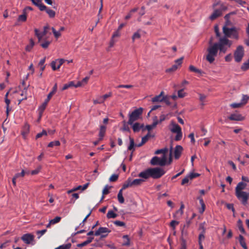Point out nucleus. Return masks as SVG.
<instances>
[{
  "mask_svg": "<svg viewBox=\"0 0 249 249\" xmlns=\"http://www.w3.org/2000/svg\"><path fill=\"white\" fill-rule=\"evenodd\" d=\"M199 230L201 231L200 233H205V222L201 223L199 224Z\"/></svg>",
  "mask_w": 249,
  "mask_h": 249,
  "instance_id": "obj_45",
  "label": "nucleus"
},
{
  "mask_svg": "<svg viewBox=\"0 0 249 249\" xmlns=\"http://www.w3.org/2000/svg\"><path fill=\"white\" fill-rule=\"evenodd\" d=\"M123 238L124 239V242L123 245L124 246H128L130 245V239L127 235H124L123 236Z\"/></svg>",
  "mask_w": 249,
  "mask_h": 249,
  "instance_id": "obj_32",
  "label": "nucleus"
},
{
  "mask_svg": "<svg viewBox=\"0 0 249 249\" xmlns=\"http://www.w3.org/2000/svg\"><path fill=\"white\" fill-rule=\"evenodd\" d=\"M57 84H55L54 85V86L52 89V90L49 93V94L47 96V98L46 99L47 100V102H49L50 101V100L51 99V98H52V97L55 93V92H56V90H57Z\"/></svg>",
  "mask_w": 249,
  "mask_h": 249,
  "instance_id": "obj_22",
  "label": "nucleus"
},
{
  "mask_svg": "<svg viewBox=\"0 0 249 249\" xmlns=\"http://www.w3.org/2000/svg\"><path fill=\"white\" fill-rule=\"evenodd\" d=\"M238 239H239V242L240 245L244 249H248V247L246 245L245 240V238H244V237L241 235H239Z\"/></svg>",
  "mask_w": 249,
  "mask_h": 249,
  "instance_id": "obj_24",
  "label": "nucleus"
},
{
  "mask_svg": "<svg viewBox=\"0 0 249 249\" xmlns=\"http://www.w3.org/2000/svg\"><path fill=\"white\" fill-rule=\"evenodd\" d=\"M205 233H200L198 236V242H201L202 240H204L205 238Z\"/></svg>",
  "mask_w": 249,
  "mask_h": 249,
  "instance_id": "obj_62",
  "label": "nucleus"
},
{
  "mask_svg": "<svg viewBox=\"0 0 249 249\" xmlns=\"http://www.w3.org/2000/svg\"><path fill=\"white\" fill-rule=\"evenodd\" d=\"M129 141H130V144L129 146L128 147V150L130 151H132L133 152L135 149L134 148V146L136 147H141L142 145H143L144 144L142 143V142H141V143L139 144H135L134 139L131 137L129 138Z\"/></svg>",
  "mask_w": 249,
  "mask_h": 249,
  "instance_id": "obj_14",
  "label": "nucleus"
},
{
  "mask_svg": "<svg viewBox=\"0 0 249 249\" xmlns=\"http://www.w3.org/2000/svg\"><path fill=\"white\" fill-rule=\"evenodd\" d=\"M236 197L240 200L242 204L245 206L247 204V201L249 198V193L246 192L235 193Z\"/></svg>",
  "mask_w": 249,
  "mask_h": 249,
  "instance_id": "obj_8",
  "label": "nucleus"
},
{
  "mask_svg": "<svg viewBox=\"0 0 249 249\" xmlns=\"http://www.w3.org/2000/svg\"><path fill=\"white\" fill-rule=\"evenodd\" d=\"M35 45V42L32 39H30V43L26 47V50L27 51H30Z\"/></svg>",
  "mask_w": 249,
  "mask_h": 249,
  "instance_id": "obj_35",
  "label": "nucleus"
},
{
  "mask_svg": "<svg viewBox=\"0 0 249 249\" xmlns=\"http://www.w3.org/2000/svg\"><path fill=\"white\" fill-rule=\"evenodd\" d=\"M118 178V176L116 174H113L111 176V177L109 178V180L110 181H116Z\"/></svg>",
  "mask_w": 249,
  "mask_h": 249,
  "instance_id": "obj_56",
  "label": "nucleus"
},
{
  "mask_svg": "<svg viewBox=\"0 0 249 249\" xmlns=\"http://www.w3.org/2000/svg\"><path fill=\"white\" fill-rule=\"evenodd\" d=\"M44 11H46V13L49 15L50 18H54L55 15V12L51 9H49L46 7V9Z\"/></svg>",
  "mask_w": 249,
  "mask_h": 249,
  "instance_id": "obj_34",
  "label": "nucleus"
},
{
  "mask_svg": "<svg viewBox=\"0 0 249 249\" xmlns=\"http://www.w3.org/2000/svg\"><path fill=\"white\" fill-rule=\"evenodd\" d=\"M112 96V93L109 92L108 93L104 95L103 96H101L102 99H103V102H104L105 101L108 97H110Z\"/></svg>",
  "mask_w": 249,
  "mask_h": 249,
  "instance_id": "obj_58",
  "label": "nucleus"
},
{
  "mask_svg": "<svg viewBox=\"0 0 249 249\" xmlns=\"http://www.w3.org/2000/svg\"><path fill=\"white\" fill-rule=\"evenodd\" d=\"M237 227L239 230L242 233L245 234L246 233L245 229L243 227L242 222L241 220L239 219L237 221Z\"/></svg>",
  "mask_w": 249,
  "mask_h": 249,
  "instance_id": "obj_29",
  "label": "nucleus"
},
{
  "mask_svg": "<svg viewBox=\"0 0 249 249\" xmlns=\"http://www.w3.org/2000/svg\"><path fill=\"white\" fill-rule=\"evenodd\" d=\"M50 28V27L48 25L45 26L44 27V30L41 33V39L43 38V37L46 36L48 33V30Z\"/></svg>",
  "mask_w": 249,
  "mask_h": 249,
  "instance_id": "obj_38",
  "label": "nucleus"
},
{
  "mask_svg": "<svg viewBox=\"0 0 249 249\" xmlns=\"http://www.w3.org/2000/svg\"><path fill=\"white\" fill-rule=\"evenodd\" d=\"M117 197H118V201L120 203L122 204V203H124V199L123 196V191L122 190H120V191H119V193L118 194Z\"/></svg>",
  "mask_w": 249,
  "mask_h": 249,
  "instance_id": "obj_31",
  "label": "nucleus"
},
{
  "mask_svg": "<svg viewBox=\"0 0 249 249\" xmlns=\"http://www.w3.org/2000/svg\"><path fill=\"white\" fill-rule=\"evenodd\" d=\"M183 57H181L175 60V64H174L171 68L166 70V72L170 73L176 71L180 66L182 63Z\"/></svg>",
  "mask_w": 249,
  "mask_h": 249,
  "instance_id": "obj_10",
  "label": "nucleus"
},
{
  "mask_svg": "<svg viewBox=\"0 0 249 249\" xmlns=\"http://www.w3.org/2000/svg\"><path fill=\"white\" fill-rule=\"evenodd\" d=\"M55 61H57V68L59 69L61 66L64 63L65 60L63 59H57L55 60Z\"/></svg>",
  "mask_w": 249,
  "mask_h": 249,
  "instance_id": "obj_40",
  "label": "nucleus"
},
{
  "mask_svg": "<svg viewBox=\"0 0 249 249\" xmlns=\"http://www.w3.org/2000/svg\"><path fill=\"white\" fill-rule=\"evenodd\" d=\"M217 45L219 53H225L228 48H230L232 44V41L229 40L226 36L220 37L218 41L214 43Z\"/></svg>",
  "mask_w": 249,
  "mask_h": 249,
  "instance_id": "obj_3",
  "label": "nucleus"
},
{
  "mask_svg": "<svg viewBox=\"0 0 249 249\" xmlns=\"http://www.w3.org/2000/svg\"><path fill=\"white\" fill-rule=\"evenodd\" d=\"M223 32L224 34V36L228 37H232L233 38L238 39L239 38V29L235 27L232 28H228L226 26L223 27Z\"/></svg>",
  "mask_w": 249,
  "mask_h": 249,
  "instance_id": "obj_4",
  "label": "nucleus"
},
{
  "mask_svg": "<svg viewBox=\"0 0 249 249\" xmlns=\"http://www.w3.org/2000/svg\"><path fill=\"white\" fill-rule=\"evenodd\" d=\"M71 247V244L68 243L65 245H63L61 246H60L57 248H56L55 249H69Z\"/></svg>",
  "mask_w": 249,
  "mask_h": 249,
  "instance_id": "obj_39",
  "label": "nucleus"
},
{
  "mask_svg": "<svg viewBox=\"0 0 249 249\" xmlns=\"http://www.w3.org/2000/svg\"><path fill=\"white\" fill-rule=\"evenodd\" d=\"M165 173V171L160 167L149 168L140 173L138 176L144 179H147L150 177L158 179L161 178Z\"/></svg>",
  "mask_w": 249,
  "mask_h": 249,
  "instance_id": "obj_1",
  "label": "nucleus"
},
{
  "mask_svg": "<svg viewBox=\"0 0 249 249\" xmlns=\"http://www.w3.org/2000/svg\"><path fill=\"white\" fill-rule=\"evenodd\" d=\"M60 145V142L59 141H55L50 142L48 144V147H53L54 146H59Z\"/></svg>",
  "mask_w": 249,
  "mask_h": 249,
  "instance_id": "obj_37",
  "label": "nucleus"
},
{
  "mask_svg": "<svg viewBox=\"0 0 249 249\" xmlns=\"http://www.w3.org/2000/svg\"><path fill=\"white\" fill-rule=\"evenodd\" d=\"M143 111L142 107H139L135 109L128 115L129 119L127 124L129 125L133 124V123L142 118Z\"/></svg>",
  "mask_w": 249,
  "mask_h": 249,
  "instance_id": "obj_5",
  "label": "nucleus"
},
{
  "mask_svg": "<svg viewBox=\"0 0 249 249\" xmlns=\"http://www.w3.org/2000/svg\"><path fill=\"white\" fill-rule=\"evenodd\" d=\"M189 177H186L185 178H184L181 181V185H183L185 184L186 183H187L189 182Z\"/></svg>",
  "mask_w": 249,
  "mask_h": 249,
  "instance_id": "obj_63",
  "label": "nucleus"
},
{
  "mask_svg": "<svg viewBox=\"0 0 249 249\" xmlns=\"http://www.w3.org/2000/svg\"><path fill=\"white\" fill-rule=\"evenodd\" d=\"M117 215H118L116 213H115L113 211L109 210L108 211V212L107 213V217L108 219L115 218L117 216Z\"/></svg>",
  "mask_w": 249,
  "mask_h": 249,
  "instance_id": "obj_30",
  "label": "nucleus"
},
{
  "mask_svg": "<svg viewBox=\"0 0 249 249\" xmlns=\"http://www.w3.org/2000/svg\"><path fill=\"white\" fill-rule=\"evenodd\" d=\"M27 20V15L26 13H23L22 15L18 16V21L25 22Z\"/></svg>",
  "mask_w": 249,
  "mask_h": 249,
  "instance_id": "obj_33",
  "label": "nucleus"
},
{
  "mask_svg": "<svg viewBox=\"0 0 249 249\" xmlns=\"http://www.w3.org/2000/svg\"><path fill=\"white\" fill-rule=\"evenodd\" d=\"M180 249H186V241L183 238H181V247Z\"/></svg>",
  "mask_w": 249,
  "mask_h": 249,
  "instance_id": "obj_46",
  "label": "nucleus"
},
{
  "mask_svg": "<svg viewBox=\"0 0 249 249\" xmlns=\"http://www.w3.org/2000/svg\"><path fill=\"white\" fill-rule=\"evenodd\" d=\"M177 133V135L175 137V140L177 141L180 140L182 137V133L181 131H179L178 133Z\"/></svg>",
  "mask_w": 249,
  "mask_h": 249,
  "instance_id": "obj_52",
  "label": "nucleus"
},
{
  "mask_svg": "<svg viewBox=\"0 0 249 249\" xmlns=\"http://www.w3.org/2000/svg\"><path fill=\"white\" fill-rule=\"evenodd\" d=\"M93 102L94 105L97 104H102L104 103L103 99H102L101 96L99 97L97 99L93 100Z\"/></svg>",
  "mask_w": 249,
  "mask_h": 249,
  "instance_id": "obj_53",
  "label": "nucleus"
},
{
  "mask_svg": "<svg viewBox=\"0 0 249 249\" xmlns=\"http://www.w3.org/2000/svg\"><path fill=\"white\" fill-rule=\"evenodd\" d=\"M51 42L49 41H45L44 42L40 43V46L44 49H46L48 47L50 44Z\"/></svg>",
  "mask_w": 249,
  "mask_h": 249,
  "instance_id": "obj_47",
  "label": "nucleus"
},
{
  "mask_svg": "<svg viewBox=\"0 0 249 249\" xmlns=\"http://www.w3.org/2000/svg\"><path fill=\"white\" fill-rule=\"evenodd\" d=\"M21 239L25 244H30L34 240V236L31 233H26L23 234Z\"/></svg>",
  "mask_w": 249,
  "mask_h": 249,
  "instance_id": "obj_12",
  "label": "nucleus"
},
{
  "mask_svg": "<svg viewBox=\"0 0 249 249\" xmlns=\"http://www.w3.org/2000/svg\"><path fill=\"white\" fill-rule=\"evenodd\" d=\"M35 35L37 36L38 38V42H40L41 41V33L39 32V30L37 29H35Z\"/></svg>",
  "mask_w": 249,
  "mask_h": 249,
  "instance_id": "obj_41",
  "label": "nucleus"
},
{
  "mask_svg": "<svg viewBox=\"0 0 249 249\" xmlns=\"http://www.w3.org/2000/svg\"><path fill=\"white\" fill-rule=\"evenodd\" d=\"M144 180L141 178H137L132 179L131 178V182L132 187H135L140 185Z\"/></svg>",
  "mask_w": 249,
  "mask_h": 249,
  "instance_id": "obj_21",
  "label": "nucleus"
},
{
  "mask_svg": "<svg viewBox=\"0 0 249 249\" xmlns=\"http://www.w3.org/2000/svg\"><path fill=\"white\" fill-rule=\"evenodd\" d=\"M114 224L116 225L117 226H120V227H123L125 225V224L124 222L120 221H115L114 222Z\"/></svg>",
  "mask_w": 249,
  "mask_h": 249,
  "instance_id": "obj_54",
  "label": "nucleus"
},
{
  "mask_svg": "<svg viewBox=\"0 0 249 249\" xmlns=\"http://www.w3.org/2000/svg\"><path fill=\"white\" fill-rule=\"evenodd\" d=\"M179 224V222L176 220H172L170 224V227L173 229V230H175L176 226Z\"/></svg>",
  "mask_w": 249,
  "mask_h": 249,
  "instance_id": "obj_48",
  "label": "nucleus"
},
{
  "mask_svg": "<svg viewBox=\"0 0 249 249\" xmlns=\"http://www.w3.org/2000/svg\"><path fill=\"white\" fill-rule=\"evenodd\" d=\"M226 9L225 6H222L220 8L215 9L212 15L210 16V19L213 20L222 15V12Z\"/></svg>",
  "mask_w": 249,
  "mask_h": 249,
  "instance_id": "obj_9",
  "label": "nucleus"
},
{
  "mask_svg": "<svg viewBox=\"0 0 249 249\" xmlns=\"http://www.w3.org/2000/svg\"><path fill=\"white\" fill-rule=\"evenodd\" d=\"M172 128H171L170 130L172 133H176L181 131V127L178 124L174 122H172Z\"/></svg>",
  "mask_w": 249,
  "mask_h": 249,
  "instance_id": "obj_20",
  "label": "nucleus"
},
{
  "mask_svg": "<svg viewBox=\"0 0 249 249\" xmlns=\"http://www.w3.org/2000/svg\"><path fill=\"white\" fill-rule=\"evenodd\" d=\"M132 125V128L134 132H138L140 131L141 129H142V130H144L145 129L143 128L144 124H141L139 123H133Z\"/></svg>",
  "mask_w": 249,
  "mask_h": 249,
  "instance_id": "obj_16",
  "label": "nucleus"
},
{
  "mask_svg": "<svg viewBox=\"0 0 249 249\" xmlns=\"http://www.w3.org/2000/svg\"><path fill=\"white\" fill-rule=\"evenodd\" d=\"M32 3L38 7L41 11H43L46 9V6L43 4L40 0H30Z\"/></svg>",
  "mask_w": 249,
  "mask_h": 249,
  "instance_id": "obj_15",
  "label": "nucleus"
},
{
  "mask_svg": "<svg viewBox=\"0 0 249 249\" xmlns=\"http://www.w3.org/2000/svg\"><path fill=\"white\" fill-rule=\"evenodd\" d=\"M183 89H182L178 91V95L179 98H183L185 97L186 93L183 92Z\"/></svg>",
  "mask_w": 249,
  "mask_h": 249,
  "instance_id": "obj_51",
  "label": "nucleus"
},
{
  "mask_svg": "<svg viewBox=\"0 0 249 249\" xmlns=\"http://www.w3.org/2000/svg\"><path fill=\"white\" fill-rule=\"evenodd\" d=\"M214 32L215 33L216 36L217 37H220V34L219 31V28L217 26H215L214 27Z\"/></svg>",
  "mask_w": 249,
  "mask_h": 249,
  "instance_id": "obj_61",
  "label": "nucleus"
},
{
  "mask_svg": "<svg viewBox=\"0 0 249 249\" xmlns=\"http://www.w3.org/2000/svg\"><path fill=\"white\" fill-rule=\"evenodd\" d=\"M228 119L231 121H240L243 120L244 117L240 114L233 113L229 116Z\"/></svg>",
  "mask_w": 249,
  "mask_h": 249,
  "instance_id": "obj_13",
  "label": "nucleus"
},
{
  "mask_svg": "<svg viewBox=\"0 0 249 249\" xmlns=\"http://www.w3.org/2000/svg\"><path fill=\"white\" fill-rule=\"evenodd\" d=\"M57 64V61H55V60L53 61L51 63V67L53 71H56L57 70H58V69L57 68V66H56Z\"/></svg>",
  "mask_w": 249,
  "mask_h": 249,
  "instance_id": "obj_55",
  "label": "nucleus"
},
{
  "mask_svg": "<svg viewBox=\"0 0 249 249\" xmlns=\"http://www.w3.org/2000/svg\"><path fill=\"white\" fill-rule=\"evenodd\" d=\"M106 130V127L104 125H101L100 128L99 132V140H102L105 135Z\"/></svg>",
  "mask_w": 249,
  "mask_h": 249,
  "instance_id": "obj_26",
  "label": "nucleus"
},
{
  "mask_svg": "<svg viewBox=\"0 0 249 249\" xmlns=\"http://www.w3.org/2000/svg\"><path fill=\"white\" fill-rule=\"evenodd\" d=\"M209 44L210 46L207 49L208 54L206 56V59L210 63L212 64L214 61L215 57L216 56L219 50L216 46L217 45L214 43L213 44L212 37L211 38Z\"/></svg>",
  "mask_w": 249,
  "mask_h": 249,
  "instance_id": "obj_2",
  "label": "nucleus"
},
{
  "mask_svg": "<svg viewBox=\"0 0 249 249\" xmlns=\"http://www.w3.org/2000/svg\"><path fill=\"white\" fill-rule=\"evenodd\" d=\"M49 102H47V100H45V102L42 104L41 106L39 107V118H41L42 114L44 111L45 108L46 107L47 105Z\"/></svg>",
  "mask_w": 249,
  "mask_h": 249,
  "instance_id": "obj_27",
  "label": "nucleus"
},
{
  "mask_svg": "<svg viewBox=\"0 0 249 249\" xmlns=\"http://www.w3.org/2000/svg\"><path fill=\"white\" fill-rule=\"evenodd\" d=\"M183 148L181 145H178L175 147L174 150V157L176 159H178L181 154Z\"/></svg>",
  "mask_w": 249,
  "mask_h": 249,
  "instance_id": "obj_17",
  "label": "nucleus"
},
{
  "mask_svg": "<svg viewBox=\"0 0 249 249\" xmlns=\"http://www.w3.org/2000/svg\"><path fill=\"white\" fill-rule=\"evenodd\" d=\"M189 70L190 71H191L195 72H196V73H199V74H201V73H202V71H201L200 70L196 68L195 67H194L193 65H190L189 66Z\"/></svg>",
  "mask_w": 249,
  "mask_h": 249,
  "instance_id": "obj_36",
  "label": "nucleus"
},
{
  "mask_svg": "<svg viewBox=\"0 0 249 249\" xmlns=\"http://www.w3.org/2000/svg\"><path fill=\"white\" fill-rule=\"evenodd\" d=\"M246 186L247 184L246 183L242 181L239 182L235 188V193L242 192V190L245 189Z\"/></svg>",
  "mask_w": 249,
  "mask_h": 249,
  "instance_id": "obj_18",
  "label": "nucleus"
},
{
  "mask_svg": "<svg viewBox=\"0 0 249 249\" xmlns=\"http://www.w3.org/2000/svg\"><path fill=\"white\" fill-rule=\"evenodd\" d=\"M47 132L45 130H43L41 132L38 133L36 135V139L40 138L43 136H47Z\"/></svg>",
  "mask_w": 249,
  "mask_h": 249,
  "instance_id": "obj_43",
  "label": "nucleus"
},
{
  "mask_svg": "<svg viewBox=\"0 0 249 249\" xmlns=\"http://www.w3.org/2000/svg\"><path fill=\"white\" fill-rule=\"evenodd\" d=\"M248 101V96L243 95L241 100V104H242V105H245L247 103Z\"/></svg>",
  "mask_w": 249,
  "mask_h": 249,
  "instance_id": "obj_57",
  "label": "nucleus"
},
{
  "mask_svg": "<svg viewBox=\"0 0 249 249\" xmlns=\"http://www.w3.org/2000/svg\"><path fill=\"white\" fill-rule=\"evenodd\" d=\"M242 104L240 103H232L230 105V107L232 108H238L242 106Z\"/></svg>",
  "mask_w": 249,
  "mask_h": 249,
  "instance_id": "obj_59",
  "label": "nucleus"
},
{
  "mask_svg": "<svg viewBox=\"0 0 249 249\" xmlns=\"http://www.w3.org/2000/svg\"><path fill=\"white\" fill-rule=\"evenodd\" d=\"M199 100L201 102V105L203 106L204 104L203 102L205 101V99L206 98V96L204 94H199Z\"/></svg>",
  "mask_w": 249,
  "mask_h": 249,
  "instance_id": "obj_49",
  "label": "nucleus"
},
{
  "mask_svg": "<svg viewBox=\"0 0 249 249\" xmlns=\"http://www.w3.org/2000/svg\"><path fill=\"white\" fill-rule=\"evenodd\" d=\"M226 206L229 210H231L233 212H234L235 209L232 204H227Z\"/></svg>",
  "mask_w": 249,
  "mask_h": 249,
  "instance_id": "obj_64",
  "label": "nucleus"
},
{
  "mask_svg": "<svg viewBox=\"0 0 249 249\" xmlns=\"http://www.w3.org/2000/svg\"><path fill=\"white\" fill-rule=\"evenodd\" d=\"M110 231L106 227H100L98 230L95 231L94 234L95 236L101 235L103 238L106 237L108 233L110 232Z\"/></svg>",
  "mask_w": 249,
  "mask_h": 249,
  "instance_id": "obj_11",
  "label": "nucleus"
},
{
  "mask_svg": "<svg viewBox=\"0 0 249 249\" xmlns=\"http://www.w3.org/2000/svg\"><path fill=\"white\" fill-rule=\"evenodd\" d=\"M25 171L23 170H22L21 173L16 174L14 177L15 178H18L19 177H23L25 175Z\"/></svg>",
  "mask_w": 249,
  "mask_h": 249,
  "instance_id": "obj_60",
  "label": "nucleus"
},
{
  "mask_svg": "<svg viewBox=\"0 0 249 249\" xmlns=\"http://www.w3.org/2000/svg\"><path fill=\"white\" fill-rule=\"evenodd\" d=\"M111 186H108V185H106L102 191V194L103 195H107L109 192V189L111 188Z\"/></svg>",
  "mask_w": 249,
  "mask_h": 249,
  "instance_id": "obj_44",
  "label": "nucleus"
},
{
  "mask_svg": "<svg viewBox=\"0 0 249 249\" xmlns=\"http://www.w3.org/2000/svg\"><path fill=\"white\" fill-rule=\"evenodd\" d=\"M167 160L166 156H162L160 159L158 157L155 156L152 158L150 163L152 165H160L161 166H164L166 164Z\"/></svg>",
  "mask_w": 249,
  "mask_h": 249,
  "instance_id": "obj_7",
  "label": "nucleus"
},
{
  "mask_svg": "<svg viewBox=\"0 0 249 249\" xmlns=\"http://www.w3.org/2000/svg\"><path fill=\"white\" fill-rule=\"evenodd\" d=\"M168 151V150L167 148H164L163 149H158L156 150L155 152V154L157 155L162 154V156H166V154L167 153Z\"/></svg>",
  "mask_w": 249,
  "mask_h": 249,
  "instance_id": "obj_28",
  "label": "nucleus"
},
{
  "mask_svg": "<svg viewBox=\"0 0 249 249\" xmlns=\"http://www.w3.org/2000/svg\"><path fill=\"white\" fill-rule=\"evenodd\" d=\"M132 187V186L131 182V178H129L124 182V183L123 187L121 190L123 191V190H125V189H126L128 187Z\"/></svg>",
  "mask_w": 249,
  "mask_h": 249,
  "instance_id": "obj_25",
  "label": "nucleus"
},
{
  "mask_svg": "<svg viewBox=\"0 0 249 249\" xmlns=\"http://www.w3.org/2000/svg\"><path fill=\"white\" fill-rule=\"evenodd\" d=\"M29 132V125L27 124H25L22 128V130L21 131V135L25 139L27 135Z\"/></svg>",
  "mask_w": 249,
  "mask_h": 249,
  "instance_id": "obj_23",
  "label": "nucleus"
},
{
  "mask_svg": "<svg viewBox=\"0 0 249 249\" xmlns=\"http://www.w3.org/2000/svg\"><path fill=\"white\" fill-rule=\"evenodd\" d=\"M163 94H164V92L161 91L159 95H157V96H155L154 98H153L152 99V101L153 103L159 102H163V100L164 99V96H163Z\"/></svg>",
  "mask_w": 249,
  "mask_h": 249,
  "instance_id": "obj_19",
  "label": "nucleus"
},
{
  "mask_svg": "<svg viewBox=\"0 0 249 249\" xmlns=\"http://www.w3.org/2000/svg\"><path fill=\"white\" fill-rule=\"evenodd\" d=\"M61 218L60 216H56L53 219L51 220V223H52L53 225L56 224L60 222Z\"/></svg>",
  "mask_w": 249,
  "mask_h": 249,
  "instance_id": "obj_42",
  "label": "nucleus"
},
{
  "mask_svg": "<svg viewBox=\"0 0 249 249\" xmlns=\"http://www.w3.org/2000/svg\"><path fill=\"white\" fill-rule=\"evenodd\" d=\"M233 55L235 61L238 63L240 62L244 55V50L243 47L241 45L238 46Z\"/></svg>",
  "mask_w": 249,
  "mask_h": 249,
  "instance_id": "obj_6",
  "label": "nucleus"
},
{
  "mask_svg": "<svg viewBox=\"0 0 249 249\" xmlns=\"http://www.w3.org/2000/svg\"><path fill=\"white\" fill-rule=\"evenodd\" d=\"M141 37V35L139 34V32H137L135 33L132 37V40L134 42L135 39H139Z\"/></svg>",
  "mask_w": 249,
  "mask_h": 249,
  "instance_id": "obj_50",
  "label": "nucleus"
}]
</instances>
